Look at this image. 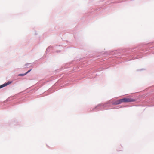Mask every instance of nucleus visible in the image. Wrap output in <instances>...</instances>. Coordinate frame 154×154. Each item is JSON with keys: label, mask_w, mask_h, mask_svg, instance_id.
Here are the masks:
<instances>
[{"label": "nucleus", "mask_w": 154, "mask_h": 154, "mask_svg": "<svg viewBox=\"0 0 154 154\" xmlns=\"http://www.w3.org/2000/svg\"><path fill=\"white\" fill-rule=\"evenodd\" d=\"M123 103L134 102L136 101V100L133 98H125L122 99Z\"/></svg>", "instance_id": "obj_1"}, {"label": "nucleus", "mask_w": 154, "mask_h": 154, "mask_svg": "<svg viewBox=\"0 0 154 154\" xmlns=\"http://www.w3.org/2000/svg\"><path fill=\"white\" fill-rule=\"evenodd\" d=\"M123 103L122 99H120L119 100H118L116 101H115L113 103V104L114 105H118L119 104H120L121 103Z\"/></svg>", "instance_id": "obj_2"}, {"label": "nucleus", "mask_w": 154, "mask_h": 154, "mask_svg": "<svg viewBox=\"0 0 154 154\" xmlns=\"http://www.w3.org/2000/svg\"><path fill=\"white\" fill-rule=\"evenodd\" d=\"M11 82H7L5 83H4V84H3V85H0V89L10 84H11Z\"/></svg>", "instance_id": "obj_3"}, {"label": "nucleus", "mask_w": 154, "mask_h": 154, "mask_svg": "<svg viewBox=\"0 0 154 154\" xmlns=\"http://www.w3.org/2000/svg\"><path fill=\"white\" fill-rule=\"evenodd\" d=\"M26 75V74L25 73V74H19V76H23L25 75Z\"/></svg>", "instance_id": "obj_4"}, {"label": "nucleus", "mask_w": 154, "mask_h": 154, "mask_svg": "<svg viewBox=\"0 0 154 154\" xmlns=\"http://www.w3.org/2000/svg\"><path fill=\"white\" fill-rule=\"evenodd\" d=\"M31 69H30L29 70H28L27 72H26V74H27L29 72L31 71Z\"/></svg>", "instance_id": "obj_5"}]
</instances>
